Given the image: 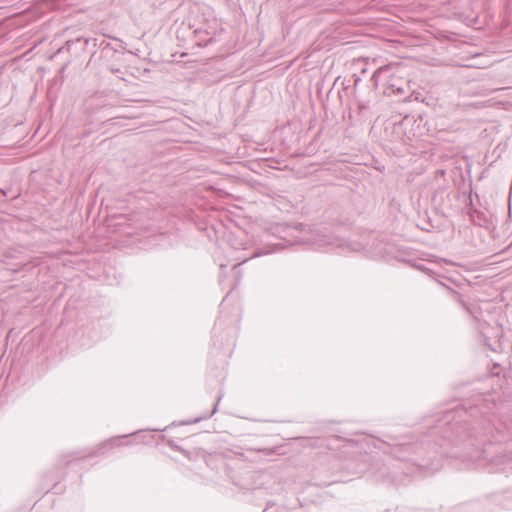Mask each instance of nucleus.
Masks as SVG:
<instances>
[{
	"label": "nucleus",
	"mask_w": 512,
	"mask_h": 512,
	"mask_svg": "<svg viewBox=\"0 0 512 512\" xmlns=\"http://www.w3.org/2000/svg\"><path fill=\"white\" fill-rule=\"evenodd\" d=\"M495 406L494 399L479 398L471 405H456L425 418L428 429L420 443L396 442L390 452L402 461L413 460L409 455H422L427 447H442L444 442L461 446L464 458L480 466L492 465L494 471L512 469V419L488 416Z\"/></svg>",
	"instance_id": "nucleus-1"
},
{
	"label": "nucleus",
	"mask_w": 512,
	"mask_h": 512,
	"mask_svg": "<svg viewBox=\"0 0 512 512\" xmlns=\"http://www.w3.org/2000/svg\"><path fill=\"white\" fill-rule=\"evenodd\" d=\"M280 242L256 249L250 257H237L236 263L232 264L233 269L247 262L251 258L274 253L286 246L310 244L317 247L340 248L343 253L361 252L365 245L358 241H346L343 238L331 233L324 226H308L304 224H281L276 227Z\"/></svg>",
	"instance_id": "nucleus-2"
},
{
	"label": "nucleus",
	"mask_w": 512,
	"mask_h": 512,
	"mask_svg": "<svg viewBox=\"0 0 512 512\" xmlns=\"http://www.w3.org/2000/svg\"><path fill=\"white\" fill-rule=\"evenodd\" d=\"M394 70L395 66L393 65H385L378 68L372 75V82L376 88L382 86L384 89L391 88L392 91H397L398 93H403V89L398 87L395 83L394 79Z\"/></svg>",
	"instance_id": "nucleus-3"
},
{
	"label": "nucleus",
	"mask_w": 512,
	"mask_h": 512,
	"mask_svg": "<svg viewBox=\"0 0 512 512\" xmlns=\"http://www.w3.org/2000/svg\"><path fill=\"white\" fill-rule=\"evenodd\" d=\"M451 292V295H452V298L458 302L466 311L468 314H470L473 319L478 322V325H477V329L483 334V335H486V327L488 326V324L486 322H481L480 321V316H481V308L478 306L477 303H470L468 301H466V299L464 298L463 295L455 292V291H450Z\"/></svg>",
	"instance_id": "nucleus-4"
},
{
	"label": "nucleus",
	"mask_w": 512,
	"mask_h": 512,
	"mask_svg": "<svg viewBox=\"0 0 512 512\" xmlns=\"http://www.w3.org/2000/svg\"><path fill=\"white\" fill-rule=\"evenodd\" d=\"M126 437H127V435H124L122 437H112V438L108 439L107 441L101 443L97 447V450H95L94 452L89 453L87 455H84V457L100 455V454H103L107 449H111L116 446H121V445H123L122 439L126 438ZM77 458H83V456H78Z\"/></svg>",
	"instance_id": "nucleus-5"
},
{
	"label": "nucleus",
	"mask_w": 512,
	"mask_h": 512,
	"mask_svg": "<svg viewBox=\"0 0 512 512\" xmlns=\"http://www.w3.org/2000/svg\"><path fill=\"white\" fill-rule=\"evenodd\" d=\"M470 220L475 224L482 226L484 223H486V217L483 212L477 210V209H470L469 212Z\"/></svg>",
	"instance_id": "nucleus-6"
},
{
	"label": "nucleus",
	"mask_w": 512,
	"mask_h": 512,
	"mask_svg": "<svg viewBox=\"0 0 512 512\" xmlns=\"http://www.w3.org/2000/svg\"><path fill=\"white\" fill-rule=\"evenodd\" d=\"M115 221L116 222H115V224H113V226L118 227L120 229L121 227H123L126 224L130 226L131 224L128 222L132 221V219L125 215H120L119 217H117L115 219Z\"/></svg>",
	"instance_id": "nucleus-7"
},
{
	"label": "nucleus",
	"mask_w": 512,
	"mask_h": 512,
	"mask_svg": "<svg viewBox=\"0 0 512 512\" xmlns=\"http://www.w3.org/2000/svg\"><path fill=\"white\" fill-rule=\"evenodd\" d=\"M80 41H81V38L66 41L65 44L57 50L56 54L63 53L64 51H70L72 45H74L75 43L80 42Z\"/></svg>",
	"instance_id": "nucleus-8"
},
{
	"label": "nucleus",
	"mask_w": 512,
	"mask_h": 512,
	"mask_svg": "<svg viewBox=\"0 0 512 512\" xmlns=\"http://www.w3.org/2000/svg\"><path fill=\"white\" fill-rule=\"evenodd\" d=\"M221 397H222V395H220L218 397L217 402L215 403L213 410L211 411V413L206 415L204 418H208V417L212 416L217 411V406H218L219 401L221 400Z\"/></svg>",
	"instance_id": "nucleus-9"
},
{
	"label": "nucleus",
	"mask_w": 512,
	"mask_h": 512,
	"mask_svg": "<svg viewBox=\"0 0 512 512\" xmlns=\"http://www.w3.org/2000/svg\"><path fill=\"white\" fill-rule=\"evenodd\" d=\"M168 443H169L170 447H172L173 449H175V450H180L179 446H178V445H176V444H174V442H173V441H169Z\"/></svg>",
	"instance_id": "nucleus-10"
},
{
	"label": "nucleus",
	"mask_w": 512,
	"mask_h": 512,
	"mask_svg": "<svg viewBox=\"0 0 512 512\" xmlns=\"http://www.w3.org/2000/svg\"><path fill=\"white\" fill-rule=\"evenodd\" d=\"M452 512H466V508L458 507V508L454 509Z\"/></svg>",
	"instance_id": "nucleus-11"
},
{
	"label": "nucleus",
	"mask_w": 512,
	"mask_h": 512,
	"mask_svg": "<svg viewBox=\"0 0 512 512\" xmlns=\"http://www.w3.org/2000/svg\"><path fill=\"white\" fill-rule=\"evenodd\" d=\"M229 264H230V262H227V263L220 262V263H219V267H220L221 269H224V268H226Z\"/></svg>",
	"instance_id": "nucleus-12"
},
{
	"label": "nucleus",
	"mask_w": 512,
	"mask_h": 512,
	"mask_svg": "<svg viewBox=\"0 0 512 512\" xmlns=\"http://www.w3.org/2000/svg\"><path fill=\"white\" fill-rule=\"evenodd\" d=\"M445 174V171L444 170H438L437 171V175H444Z\"/></svg>",
	"instance_id": "nucleus-13"
},
{
	"label": "nucleus",
	"mask_w": 512,
	"mask_h": 512,
	"mask_svg": "<svg viewBox=\"0 0 512 512\" xmlns=\"http://www.w3.org/2000/svg\"><path fill=\"white\" fill-rule=\"evenodd\" d=\"M211 40H212V38L208 39V41L204 45H207L208 43H210Z\"/></svg>",
	"instance_id": "nucleus-14"
},
{
	"label": "nucleus",
	"mask_w": 512,
	"mask_h": 512,
	"mask_svg": "<svg viewBox=\"0 0 512 512\" xmlns=\"http://www.w3.org/2000/svg\"><path fill=\"white\" fill-rule=\"evenodd\" d=\"M224 302H225V299H222L220 306H223Z\"/></svg>",
	"instance_id": "nucleus-15"
},
{
	"label": "nucleus",
	"mask_w": 512,
	"mask_h": 512,
	"mask_svg": "<svg viewBox=\"0 0 512 512\" xmlns=\"http://www.w3.org/2000/svg\"><path fill=\"white\" fill-rule=\"evenodd\" d=\"M224 302H225V299H222L220 306H223Z\"/></svg>",
	"instance_id": "nucleus-16"
},
{
	"label": "nucleus",
	"mask_w": 512,
	"mask_h": 512,
	"mask_svg": "<svg viewBox=\"0 0 512 512\" xmlns=\"http://www.w3.org/2000/svg\"><path fill=\"white\" fill-rule=\"evenodd\" d=\"M224 302H225V299H222L220 306H223Z\"/></svg>",
	"instance_id": "nucleus-17"
},
{
	"label": "nucleus",
	"mask_w": 512,
	"mask_h": 512,
	"mask_svg": "<svg viewBox=\"0 0 512 512\" xmlns=\"http://www.w3.org/2000/svg\"><path fill=\"white\" fill-rule=\"evenodd\" d=\"M200 419H201V418H197V419H195L193 422H194V423H196V422L200 421Z\"/></svg>",
	"instance_id": "nucleus-18"
}]
</instances>
